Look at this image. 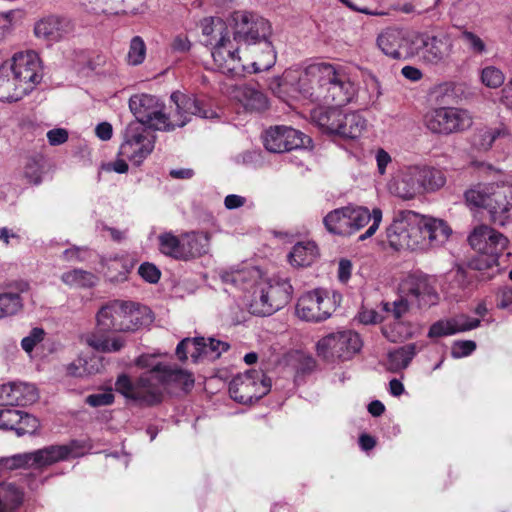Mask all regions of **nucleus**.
Here are the masks:
<instances>
[{"label":"nucleus","mask_w":512,"mask_h":512,"mask_svg":"<svg viewBox=\"0 0 512 512\" xmlns=\"http://www.w3.org/2000/svg\"><path fill=\"white\" fill-rule=\"evenodd\" d=\"M311 139L302 132L288 126H275L264 135V146L272 153H283L307 147Z\"/></svg>","instance_id":"nucleus-20"},{"label":"nucleus","mask_w":512,"mask_h":512,"mask_svg":"<svg viewBox=\"0 0 512 512\" xmlns=\"http://www.w3.org/2000/svg\"><path fill=\"white\" fill-rule=\"evenodd\" d=\"M367 121L359 112H345L342 110L340 128L337 135L344 138L356 139L366 129Z\"/></svg>","instance_id":"nucleus-32"},{"label":"nucleus","mask_w":512,"mask_h":512,"mask_svg":"<svg viewBox=\"0 0 512 512\" xmlns=\"http://www.w3.org/2000/svg\"><path fill=\"white\" fill-rule=\"evenodd\" d=\"M451 229L440 219L427 217L412 210L395 212L386 228V239L396 251H426L443 245Z\"/></svg>","instance_id":"nucleus-2"},{"label":"nucleus","mask_w":512,"mask_h":512,"mask_svg":"<svg viewBox=\"0 0 512 512\" xmlns=\"http://www.w3.org/2000/svg\"><path fill=\"white\" fill-rule=\"evenodd\" d=\"M205 349V338L197 337L194 339L185 338L176 347V355L179 360L187 359L188 354L194 362L201 356V350Z\"/></svg>","instance_id":"nucleus-41"},{"label":"nucleus","mask_w":512,"mask_h":512,"mask_svg":"<svg viewBox=\"0 0 512 512\" xmlns=\"http://www.w3.org/2000/svg\"><path fill=\"white\" fill-rule=\"evenodd\" d=\"M30 92L12 76L8 65H0V101L15 102Z\"/></svg>","instance_id":"nucleus-28"},{"label":"nucleus","mask_w":512,"mask_h":512,"mask_svg":"<svg viewBox=\"0 0 512 512\" xmlns=\"http://www.w3.org/2000/svg\"><path fill=\"white\" fill-rule=\"evenodd\" d=\"M317 76L318 86L311 93L315 101L343 106L349 103L356 89L344 68L329 63H318L309 68Z\"/></svg>","instance_id":"nucleus-7"},{"label":"nucleus","mask_w":512,"mask_h":512,"mask_svg":"<svg viewBox=\"0 0 512 512\" xmlns=\"http://www.w3.org/2000/svg\"><path fill=\"white\" fill-rule=\"evenodd\" d=\"M139 275L149 283H156L160 279V270L152 263H142L138 269Z\"/></svg>","instance_id":"nucleus-58"},{"label":"nucleus","mask_w":512,"mask_h":512,"mask_svg":"<svg viewBox=\"0 0 512 512\" xmlns=\"http://www.w3.org/2000/svg\"><path fill=\"white\" fill-rule=\"evenodd\" d=\"M333 309L330 297L322 290L303 294L296 305V315L308 322H320L331 316Z\"/></svg>","instance_id":"nucleus-21"},{"label":"nucleus","mask_w":512,"mask_h":512,"mask_svg":"<svg viewBox=\"0 0 512 512\" xmlns=\"http://www.w3.org/2000/svg\"><path fill=\"white\" fill-rule=\"evenodd\" d=\"M210 236L205 232L183 233L184 261L202 256L208 252Z\"/></svg>","instance_id":"nucleus-31"},{"label":"nucleus","mask_w":512,"mask_h":512,"mask_svg":"<svg viewBox=\"0 0 512 512\" xmlns=\"http://www.w3.org/2000/svg\"><path fill=\"white\" fill-rule=\"evenodd\" d=\"M175 105V113H166L165 105L159 98L149 94L134 95L129 100V108L136 117L135 122L141 123L159 131H171L185 126L192 116L210 119L217 116L210 108H204L193 95H186L179 91L173 92L170 97Z\"/></svg>","instance_id":"nucleus-1"},{"label":"nucleus","mask_w":512,"mask_h":512,"mask_svg":"<svg viewBox=\"0 0 512 512\" xmlns=\"http://www.w3.org/2000/svg\"><path fill=\"white\" fill-rule=\"evenodd\" d=\"M392 192L403 200L414 199L417 195L422 194L418 182L414 180L413 175L408 167H404L391 186Z\"/></svg>","instance_id":"nucleus-33"},{"label":"nucleus","mask_w":512,"mask_h":512,"mask_svg":"<svg viewBox=\"0 0 512 512\" xmlns=\"http://www.w3.org/2000/svg\"><path fill=\"white\" fill-rule=\"evenodd\" d=\"M153 149L154 137L146 127L139 122L129 123L124 131L119 155L139 166L152 153Z\"/></svg>","instance_id":"nucleus-16"},{"label":"nucleus","mask_w":512,"mask_h":512,"mask_svg":"<svg viewBox=\"0 0 512 512\" xmlns=\"http://www.w3.org/2000/svg\"><path fill=\"white\" fill-rule=\"evenodd\" d=\"M83 3L94 5L92 9L95 13L106 15H118L126 13L131 8L133 0H81Z\"/></svg>","instance_id":"nucleus-39"},{"label":"nucleus","mask_w":512,"mask_h":512,"mask_svg":"<svg viewBox=\"0 0 512 512\" xmlns=\"http://www.w3.org/2000/svg\"><path fill=\"white\" fill-rule=\"evenodd\" d=\"M146 56V45L143 39L135 36L131 39L129 51L127 54V61L131 65H140L143 63Z\"/></svg>","instance_id":"nucleus-49"},{"label":"nucleus","mask_w":512,"mask_h":512,"mask_svg":"<svg viewBox=\"0 0 512 512\" xmlns=\"http://www.w3.org/2000/svg\"><path fill=\"white\" fill-rule=\"evenodd\" d=\"M85 341L93 349L105 353L117 352L125 344V340L122 337L108 338L97 333L87 335Z\"/></svg>","instance_id":"nucleus-38"},{"label":"nucleus","mask_w":512,"mask_h":512,"mask_svg":"<svg viewBox=\"0 0 512 512\" xmlns=\"http://www.w3.org/2000/svg\"><path fill=\"white\" fill-rule=\"evenodd\" d=\"M498 257H496V263L488 265V255L479 254L475 259L471 262V267L478 271H486L491 270L492 273L498 271Z\"/></svg>","instance_id":"nucleus-59"},{"label":"nucleus","mask_w":512,"mask_h":512,"mask_svg":"<svg viewBox=\"0 0 512 512\" xmlns=\"http://www.w3.org/2000/svg\"><path fill=\"white\" fill-rule=\"evenodd\" d=\"M232 21L231 34L239 43L260 45L273 35L271 23L256 13L238 11L233 14Z\"/></svg>","instance_id":"nucleus-12"},{"label":"nucleus","mask_w":512,"mask_h":512,"mask_svg":"<svg viewBox=\"0 0 512 512\" xmlns=\"http://www.w3.org/2000/svg\"><path fill=\"white\" fill-rule=\"evenodd\" d=\"M454 334L455 330H453L451 319L439 320L435 322L432 324L428 332V336L430 338L444 337Z\"/></svg>","instance_id":"nucleus-54"},{"label":"nucleus","mask_w":512,"mask_h":512,"mask_svg":"<svg viewBox=\"0 0 512 512\" xmlns=\"http://www.w3.org/2000/svg\"><path fill=\"white\" fill-rule=\"evenodd\" d=\"M152 321L151 311L134 302L113 301L103 306L97 314L100 331H135Z\"/></svg>","instance_id":"nucleus-8"},{"label":"nucleus","mask_w":512,"mask_h":512,"mask_svg":"<svg viewBox=\"0 0 512 512\" xmlns=\"http://www.w3.org/2000/svg\"><path fill=\"white\" fill-rule=\"evenodd\" d=\"M230 345L227 342L220 341L214 338L205 340V349L201 350V355H209L212 358H218L223 352L229 349Z\"/></svg>","instance_id":"nucleus-52"},{"label":"nucleus","mask_w":512,"mask_h":512,"mask_svg":"<svg viewBox=\"0 0 512 512\" xmlns=\"http://www.w3.org/2000/svg\"><path fill=\"white\" fill-rule=\"evenodd\" d=\"M415 343H409L388 353L387 369L391 372H399L407 368L418 353Z\"/></svg>","instance_id":"nucleus-35"},{"label":"nucleus","mask_w":512,"mask_h":512,"mask_svg":"<svg viewBox=\"0 0 512 512\" xmlns=\"http://www.w3.org/2000/svg\"><path fill=\"white\" fill-rule=\"evenodd\" d=\"M512 141V135L504 124L482 127L476 130L472 143L481 151H488L494 143L499 145Z\"/></svg>","instance_id":"nucleus-25"},{"label":"nucleus","mask_w":512,"mask_h":512,"mask_svg":"<svg viewBox=\"0 0 512 512\" xmlns=\"http://www.w3.org/2000/svg\"><path fill=\"white\" fill-rule=\"evenodd\" d=\"M261 45L263 46L262 54L251 63V70L247 68L246 71L259 73L267 71L274 66L276 62V52L271 39Z\"/></svg>","instance_id":"nucleus-42"},{"label":"nucleus","mask_w":512,"mask_h":512,"mask_svg":"<svg viewBox=\"0 0 512 512\" xmlns=\"http://www.w3.org/2000/svg\"><path fill=\"white\" fill-rule=\"evenodd\" d=\"M0 306L6 317L17 314L23 307L19 293L4 292L0 294Z\"/></svg>","instance_id":"nucleus-46"},{"label":"nucleus","mask_w":512,"mask_h":512,"mask_svg":"<svg viewBox=\"0 0 512 512\" xmlns=\"http://www.w3.org/2000/svg\"><path fill=\"white\" fill-rule=\"evenodd\" d=\"M413 35L402 28L387 27L376 38L381 52L392 59H406L414 54Z\"/></svg>","instance_id":"nucleus-18"},{"label":"nucleus","mask_w":512,"mask_h":512,"mask_svg":"<svg viewBox=\"0 0 512 512\" xmlns=\"http://www.w3.org/2000/svg\"><path fill=\"white\" fill-rule=\"evenodd\" d=\"M341 112L339 106L316 107L311 111L312 121L323 131L337 134L340 128Z\"/></svg>","instance_id":"nucleus-29"},{"label":"nucleus","mask_w":512,"mask_h":512,"mask_svg":"<svg viewBox=\"0 0 512 512\" xmlns=\"http://www.w3.org/2000/svg\"><path fill=\"white\" fill-rule=\"evenodd\" d=\"M158 246L165 256L184 261L183 234L176 236L172 232H164L158 236Z\"/></svg>","instance_id":"nucleus-37"},{"label":"nucleus","mask_w":512,"mask_h":512,"mask_svg":"<svg viewBox=\"0 0 512 512\" xmlns=\"http://www.w3.org/2000/svg\"><path fill=\"white\" fill-rule=\"evenodd\" d=\"M203 43L210 48L214 68L231 78L242 76L247 67L239 56L240 43L230 28L218 17L205 18L201 22Z\"/></svg>","instance_id":"nucleus-4"},{"label":"nucleus","mask_w":512,"mask_h":512,"mask_svg":"<svg viewBox=\"0 0 512 512\" xmlns=\"http://www.w3.org/2000/svg\"><path fill=\"white\" fill-rule=\"evenodd\" d=\"M468 241L479 254L488 255V264L496 263V257H499L508 245L507 237L487 225L476 226Z\"/></svg>","instance_id":"nucleus-19"},{"label":"nucleus","mask_w":512,"mask_h":512,"mask_svg":"<svg viewBox=\"0 0 512 512\" xmlns=\"http://www.w3.org/2000/svg\"><path fill=\"white\" fill-rule=\"evenodd\" d=\"M424 173L423 193L436 191L445 185L446 178L441 170L425 164Z\"/></svg>","instance_id":"nucleus-45"},{"label":"nucleus","mask_w":512,"mask_h":512,"mask_svg":"<svg viewBox=\"0 0 512 512\" xmlns=\"http://www.w3.org/2000/svg\"><path fill=\"white\" fill-rule=\"evenodd\" d=\"M271 388L270 380L261 370L238 374L229 384L230 397L241 404H250L265 396Z\"/></svg>","instance_id":"nucleus-15"},{"label":"nucleus","mask_w":512,"mask_h":512,"mask_svg":"<svg viewBox=\"0 0 512 512\" xmlns=\"http://www.w3.org/2000/svg\"><path fill=\"white\" fill-rule=\"evenodd\" d=\"M291 295L292 286L287 279H261L250 304L251 313L270 316L283 308L290 301Z\"/></svg>","instance_id":"nucleus-11"},{"label":"nucleus","mask_w":512,"mask_h":512,"mask_svg":"<svg viewBox=\"0 0 512 512\" xmlns=\"http://www.w3.org/2000/svg\"><path fill=\"white\" fill-rule=\"evenodd\" d=\"M361 347L360 336L351 330L331 333L321 338L316 344L318 356L327 362L350 360Z\"/></svg>","instance_id":"nucleus-13"},{"label":"nucleus","mask_w":512,"mask_h":512,"mask_svg":"<svg viewBox=\"0 0 512 512\" xmlns=\"http://www.w3.org/2000/svg\"><path fill=\"white\" fill-rule=\"evenodd\" d=\"M377 170L380 175L386 173L387 166L391 164L392 158L384 149H378L375 155Z\"/></svg>","instance_id":"nucleus-62"},{"label":"nucleus","mask_w":512,"mask_h":512,"mask_svg":"<svg viewBox=\"0 0 512 512\" xmlns=\"http://www.w3.org/2000/svg\"><path fill=\"white\" fill-rule=\"evenodd\" d=\"M318 249L314 242L304 241L298 242L292 248L288 255L291 265L296 267H304L310 265L317 257Z\"/></svg>","instance_id":"nucleus-36"},{"label":"nucleus","mask_w":512,"mask_h":512,"mask_svg":"<svg viewBox=\"0 0 512 512\" xmlns=\"http://www.w3.org/2000/svg\"><path fill=\"white\" fill-rule=\"evenodd\" d=\"M4 64L8 65L12 76L22 83L29 92L42 81V64L35 51L17 52L10 61L4 62Z\"/></svg>","instance_id":"nucleus-17"},{"label":"nucleus","mask_w":512,"mask_h":512,"mask_svg":"<svg viewBox=\"0 0 512 512\" xmlns=\"http://www.w3.org/2000/svg\"><path fill=\"white\" fill-rule=\"evenodd\" d=\"M450 319L452 322L453 330H455V334L473 330L480 325V319L471 318L464 314Z\"/></svg>","instance_id":"nucleus-50"},{"label":"nucleus","mask_w":512,"mask_h":512,"mask_svg":"<svg viewBox=\"0 0 512 512\" xmlns=\"http://www.w3.org/2000/svg\"><path fill=\"white\" fill-rule=\"evenodd\" d=\"M62 281L69 286L90 287L95 284V276L82 269H74L65 272L61 276Z\"/></svg>","instance_id":"nucleus-44"},{"label":"nucleus","mask_w":512,"mask_h":512,"mask_svg":"<svg viewBox=\"0 0 512 512\" xmlns=\"http://www.w3.org/2000/svg\"><path fill=\"white\" fill-rule=\"evenodd\" d=\"M480 83L489 89H498L505 84V73L495 65H485L478 70Z\"/></svg>","instance_id":"nucleus-40"},{"label":"nucleus","mask_w":512,"mask_h":512,"mask_svg":"<svg viewBox=\"0 0 512 512\" xmlns=\"http://www.w3.org/2000/svg\"><path fill=\"white\" fill-rule=\"evenodd\" d=\"M383 335L391 342H398L412 336L413 331L409 323L403 320H393L382 327Z\"/></svg>","instance_id":"nucleus-43"},{"label":"nucleus","mask_w":512,"mask_h":512,"mask_svg":"<svg viewBox=\"0 0 512 512\" xmlns=\"http://www.w3.org/2000/svg\"><path fill=\"white\" fill-rule=\"evenodd\" d=\"M38 399L34 385L11 382L0 386V406H26Z\"/></svg>","instance_id":"nucleus-23"},{"label":"nucleus","mask_w":512,"mask_h":512,"mask_svg":"<svg viewBox=\"0 0 512 512\" xmlns=\"http://www.w3.org/2000/svg\"><path fill=\"white\" fill-rule=\"evenodd\" d=\"M194 385V377L187 370L176 365L158 363L143 372L136 380L128 375L118 376L115 390L125 398L143 406L159 404L167 389L190 390Z\"/></svg>","instance_id":"nucleus-3"},{"label":"nucleus","mask_w":512,"mask_h":512,"mask_svg":"<svg viewBox=\"0 0 512 512\" xmlns=\"http://www.w3.org/2000/svg\"><path fill=\"white\" fill-rule=\"evenodd\" d=\"M96 359L91 358L89 361L83 357H79L67 366V373L74 377H83L96 372Z\"/></svg>","instance_id":"nucleus-47"},{"label":"nucleus","mask_w":512,"mask_h":512,"mask_svg":"<svg viewBox=\"0 0 512 512\" xmlns=\"http://www.w3.org/2000/svg\"><path fill=\"white\" fill-rule=\"evenodd\" d=\"M476 349V343L472 340L455 341L451 348V356L455 359L472 354Z\"/></svg>","instance_id":"nucleus-55"},{"label":"nucleus","mask_w":512,"mask_h":512,"mask_svg":"<svg viewBox=\"0 0 512 512\" xmlns=\"http://www.w3.org/2000/svg\"><path fill=\"white\" fill-rule=\"evenodd\" d=\"M22 237L19 228H10L0 226V242L5 246H13L20 244Z\"/></svg>","instance_id":"nucleus-56"},{"label":"nucleus","mask_w":512,"mask_h":512,"mask_svg":"<svg viewBox=\"0 0 512 512\" xmlns=\"http://www.w3.org/2000/svg\"><path fill=\"white\" fill-rule=\"evenodd\" d=\"M45 336V331L42 328L35 327L33 328L29 335L24 337L21 341V347L22 349L27 352L31 353L35 346L42 342Z\"/></svg>","instance_id":"nucleus-53"},{"label":"nucleus","mask_w":512,"mask_h":512,"mask_svg":"<svg viewBox=\"0 0 512 512\" xmlns=\"http://www.w3.org/2000/svg\"><path fill=\"white\" fill-rule=\"evenodd\" d=\"M465 199L473 206L485 208L491 221L502 226L512 208V182L502 181L470 189L465 193Z\"/></svg>","instance_id":"nucleus-10"},{"label":"nucleus","mask_w":512,"mask_h":512,"mask_svg":"<svg viewBox=\"0 0 512 512\" xmlns=\"http://www.w3.org/2000/svg\"><path fill=\"white\" fill-rule=\"evenodd\" d=\"M171 49L177 53H186L191 49V42L184 34L176 35L171 42Z\"/></svg>","instance_id":"nucleus-61"},{"label":"nucleus","mask_w":512,"mask_h":512,"mask_svg":"<svg viewBox=\"0 0 512 512\" xmlns=\"http://www.w3.org/2000/svg\"><path fill=\"white\" fill-rule=\"evenodd\" d=\"M422 42V58L431 64H437L448 57L452 51V40L446 35L439 36H423Z\"/></svg>","instance_id":"nucleus-24"},{"label":"nucleus","mask_w":512,"mask_h":512,"mask_svg":"<svg viewBox=\"0 0 512 512\" xmlns=\"http://www.w3.org/2000/svg\"><path fill=\"white\" fill-rule=\"evenodd\" d=\"M382 216L379 208L370 211L364 206L348 205L330 211L323 218V224L329 233L343 237L350 236L370 224L366 232L359 236V240L363 241L376 233Z\"/></svg>","instance_id":"nucleus-6"},{"label":"nucleus","mask_w":512,"mask_h":512,"mask_svg":"<svg viewBox=\"0 0 512 512\" xmlns=\"http://www.w3.org/2000/svg\"><path fill=\"white\" fill-rule=\"evenodd\" d=\"M424 125L433 134L450 135L468 129L473 119L469 111L456 107H439L424 115Z\"/></svg>","instance_id":"nucleus-14"},{"label":"nucleus","mask_w":512,"mask_h":512,"mask_svg":"<svg viewBox=\"0 0 512 512\" xmlns=\"http://www.w3.org/2000/svg\"><path fill=\"white\" fill-rule=\"evenodd\" d=\"M24 502V492L14 483L0 482V512H16Z\"/></svg>","instance_id":"nucleus-34"},{"label":"nucleus","mask_w":512,"mask_h":512,"mask_svg":"<svg viewBox=\"0 0 512 512\" xmlns=\"http://www.w3.org/2000/svg\"><path fill=\"white\" fill-rule=\"evenodd\" d=\"M231 96L247 111L261 112L268 107L266 95L253 86H235L231 92Z\"/></svg>","instance_id":"nucleus-27"},{"label":"nucleus","mask_w":512,"mask_h":512,"mask_svg":"<svg viewBox=\"0 0 512 512\" xmlns=\"http://www.w3.org/2000/svg\"><path fill=\"white\" fill-rule=\"evenodd\" d=\"M498 307L505 309L512 305V285L501 288L498 292Z\"/></svg>","instance_id":"nucleus-63"},{"label":"nucleus","mask_w":512,"mask_h":512,"mask_svg":"<svg viewBox=\"0 0 512 512\" xmlns=\"http://www.w3.org/2000/svg\"><path fill=\"white\" fill-rule=\"evenodd\" d=\"M40 428L39 420L24 411L17 409H0V429L13 430L18 437L33 435Z\"/></svg>","instance_id":"nucleus-22"},{"label":"nucleus","mask_w":512,"mask_h":512,"mask_svg":"<svg viewBox=\"0 0 512 512\" xmlns=\"http://www.w3.org/2000/svg\"><path fill=\"white\" fill-rule=\"evenodd\" d=\"M500 102L507 108L512 109V79H510L502 88Z\"/></svg>","instance_id":"nucleus-64"},{"label":"nucleus","mask_w":512,"mask_h":512,"mask_svg":"<svg viewBox=\"0 0 512 512\" xmlns=\"http://www.w3.org/2000/svg\"><path fill=\"white\" fill-rule=\"evenodd\" d=\"M221 279L224 283L232 284L242 290H249L252 287L258 286V283L262 279L260 271L257 268H243L241 270H235L230 272H224L221 275Z\"/></svg>","instance_id":"nucleus-30"},{"label":"nucleus","mask_w":512,"mask_h":512,"mask_svg":"<svg viewBox=\"0 0 512 512\" xmlns=\"http://www.w3.org/2000/svg\"><path fill=\"white\" fill-rule=\"evenodd\" d=\"M68 131L64 128H54L47 132V139L51 146H58L68 140Z\"/></svg>","instance_id":"nucleus-60"},{"label":"nucleus","mask_w":512,"mask_h":512,"mask_svg":"<svg viewBox=\"0 0 512 512\" xmlns=\"http://www.w3.org/2000/svg\"><path fill=\"white\" fill-rule=\"evenodd\" d=\"M114 401V394L112 390L91 394L87 396L86 403L92 407L106 406L112 404Z\"/></svg>","instance_id":"nucleus-57"},{"label":"nucleus","mask_w":512,"mask_h":512,"mask_svg":"<svg viewBox=\"0 0 512 512\" xmlns=\"http://www.w3.org/2000/svg\"><path fill=\"white\" fill-rule=\"evenodd\" d=\"M136 264V260L129 255L116 256L110 260L109 269L118 271L119 276L117 279L124 280L127 275L132 271Z\"/></svg>","instance_id":"nucleus-48"},{"label":"nucleus","mask_w":512,"mask_h":512,"mask_svg":"<svg viewBox=\"0 0 512 512\" xmlns=\"http://www.w3.org/2000/svg\"><path fill=\"white\" fill-rule=\"evenodd\" d=\"M66 33L64 19L49 15L38 20L34 25V35L39 40L52 44L60 41Z\"/></svg>","instance_id":"nucleus-26"},{"label":"nucleus","mask_w":512,"mask_h":512,"mask_svg":"<svg viewBox=\"0 0 512 512\" xmlns=\"http://www.w3.org/2000/svg\"><path fill=\"white\" fill-rule=\"evenodd\" d=\"M91 445L85 440H72L65 445L44 448L0 458V477L8 471L19 469H43L60 461L85 455Z\"/></svg>","instance_id":"nucleus-5"},{"label":"nucleus","mask_w":512,"mask_h":512,"mask_svg":"<svg viewBox=\"0 0 512 512\" xmlns=\"http://www.w3.org/2000/svg\"><path fill=\"white\" fill-rule=\"evenodd\" d=\"M401 296L392 303H383V310L387 313L386 320H402L410 306L418 307L436 304L438 295L425 275H409L400 285Z\"/></svg>","instance_id":"nucleus-9"},{"label":"nucleus","mask_w":512,"mask_h":512,"mask_svg":"<svg viewBox=\"0 0 512 512\" xmlns=\"http://www.w3.org/2000/svg\"><path fill=\"white\" fill-rule=\"evenodd\" d=\"M461 39L473 53L483 54L486 52L485 42L475 33L465 30L461 34Z\"/></svg>","instance_id":"nucleus-51"}]
</instances>
